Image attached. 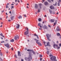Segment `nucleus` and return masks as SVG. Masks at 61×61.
I'll return each instance as SVG.
<instances>
[{
	"label": "nucleus",
	"instance_id": "nucleus-1",
	"mask_svg": "<svg viewBox=\"0 0 61 61\" xmlns=\"http://www.w3.org/2000/svg\"><path fill=\"white\" fill-rule=\"evenodd\" d=\"M50 59L52 61H57V60H56V57L55 56H53L51 57Z\"/></svg>",
	"mask_w": 61,
	"mask_h": 61
},
{
	"label": "nucleus",
	"instance_id": "nucleus-2",
	"mask_svg": "<svg viewBox=\"0 0 61 61\" xmlns=\"http://www.w3.org/2000/svg\"><path fill=\"white\" fill-rule=\"evenodd\" d=\"M46 36L47 40H48L49 41H51V40L49 39V37H51L50 35L48 34H46Z\"/></svg>",
	"mask_w": 61,
	"mask_h": 61
},
{
	"label": "nucleus",
	"instance_id": "nucleus-3",
	"mask_svg": "<svg viewBox=\"0 0 61 61\" xmlns=\"http://www.w3.org/2000/svg\"><path fill=\"white\" fill-rule=\"evenodd\" d=\"M26 28L27 29V31L25 32L24 34L25 35H26V36H27V35H28V33H29V32H28V31H29L28 30V29L27 27Z\"/></svg>",
	"mask_w": 61,
	"mask_h": 61
},
{
	"label": "nucleus",
	"instance_id": "nucleus-4",
	"mask_svg": "<svg viewBox=\"0 0 61 61\" xmlns=\"http://www.w3.org/2000/svg\"><path fill=\"white\" fill-rule=\"evenodd\" d=\"M19 38V36H17V35H16V36H15L14 39L15 40H17Z\"/></svg>",
	"mask_w": 61,
	"mask_h": 61
},
{
	"label": "nucleus",
	"instance_id": "nucleus-5",
	"mask_svg": "<svg viewBox=\"0 0 61 61\" xmlns=\"http://www.w3.org/2000/svg\"><path fill=\"white\" fill-rule=\"evenodd\" d=\"M30 57H28V58H25V60H27V59H30L31 60H32V58L30 56Z\"/></svg>",
	"mask_w": 61,
	"mask_h": 61
},
{
	"label": "nucleus",
	"instance_id": "nucleus-6",
	"mask_svg": "<svg viewBox=\"0 0 61 61\" xmlns=\"http://www.w3.org/2000/svg\"><path fill=\"white\" fill-rule=\"evenodd\" d=\"M4 46H5L7 47L8 48H9V47H10V46H9V44L8 43H7L6 44H5Z\"/></svg>",
	"mask_w": 61,
	"mask_h": 61
},
{
	"label": "nucleus",
	"instance_id": "nucleus-7",
	"mask_svg": "<svg viewBox=\"0 0 61 61\" xmlns=\"http://www.w3.org/2000/svg\"><path fill=\"white\" fill-rule=\"evenodd\" d=\"M44 44L45 45V46H50V45L49 44H50V43H49V42H48L47 43V45H46L45 44V43H46V42H44Z\"/></svg>",
	"mask_w": 61,
	"mask_h": 61
},
{
	"label": "nucleus",
	"instance_id": "nucleus-8",
	"mask_svg": "<svg viewBox=\"0 0 61 61\" xmlns=\"http://www.w3.org/2000/svg\"><path fill=\"white\" fill-rule=\"evenodd\" d=\"M56 31H57V32H58L59 31H60V29H59V28L58 26H57V27L56 29Z\"/></svg>",
	"mask_w": 61,
	"mask_h": 61
},
{
	"label": "nucleus",
	"instance_id": "nucleus-9",
	"mask_svg": "<svg viewBox=\"0 0 61 61\" xmlns=\"http://www.w3.org/2000/svg\"><path fill=\"white\" fill-rule=\"evenodd\" d=\"M55 21V19H51L50 21V22L51 23H53Z\"/></svg>",
	"mask_w": 61,
	"mask_h": 61
},
{
	"label": "nucleus",
	"instance_id": "nucleus-10",
	"mask_svg": "<svg viewBox=\"0 0 61 61\" xmlns=\"http://www.w3.org/2000/svg\"><path fill=\"white\" fill-rule=\"evenodd\" d=\"M43 29H47V27L46 25H45L43 26Z\"/></svg>",
	"mask_w": 61,
	"mask_h": 61
},
{
	"label": "nucleus",
	"instance_id": "nucleus-11",
	"mask_svg": "<svg viewBox=\"0 0 61 61\" xmlns=\"http://www.w3.org/2000/svg\"><path fill=\"white\" fill-rule=\"evenodd\" d=\"M35 8L36 9H37L38 8V5L37 4H35Z\"/></svg>",
	"mask_w": 61,
	"mask_h": 61
},
{
	"label": "nucleus",
	"instance_id": "nucleus-12",
	"mask_svg": "<svg viewBox=\"0 0 61 61\" xmlns=\"http://www.w3.org/2000/svg\"><path fill=\"white\" fill-rule=\"evenodd\" d=\"M17 26H16L17 28H19V27H20V25L19 24H18L17 25Z\"/></svg>",
	"mask_w": 61,
	"mask_h": 61
},
{
	"label": "nucleus",
	"instance_id": "nucleus-13",
	"mask_svg": "<svg viewBox=\"0 0 61 61\" xmlns=\"http://www.w3.org/2000/svg\"><path fill=\"white\" fill-rule=\"evenodd\" d=\"M20 51H18V56H21V54L20 55Z\"/></svg>",
	"mask_w": 61,
	"mask_h": 61
},
{
	"label": "nucleus",
	"instance_id": "nucleus-14",
	"mask_svg": "<svg viewBox=\"0 0 61 61\" xmlns=\"http://www.w3.org/2000/svg\"><path fill=\"white\" fill-rule=\"evenodd\" d=\"M38 26H40V28H42V26L41 25V24L40 23H39L38 24Z\"/></svg>",
	"mask_w": 61,
	"mask_h": 61
},
{
	"label": "nucleus",
	"instance_id": "nucleus-15",
	"mask_svg": "<svg viewBox=\"0 0 61 61\" xmlns=\"http://www.w3.org/2000/svg\"><path fill=\"white\" fill-rule=\"evenodd\" d=\"M53 46V47H54V48H55V46H57H57H58V45L56 44H54Z\"/></svg>",
	"mask_w": 61,
	"mask_h": 61
},
{
	"label": "nucleus",
	"instance_id": "nucleus-16",
	"mask_svg": "<svg viewBox=\"0 0 61 61\" xmlns=\"http://www.w3.org/2000/svg\"><path fill=\"white\" fill-rule=\"evenodd\" d=\"M50 7L51 9H54V7L52 6H51Z\"/></svg>",
	"mask_w": 61,
	"mask_h": 61
},
{
	"label": "nucleus",
	"instance_id": "nucleus-17",
	"mask_svg": "<svg viewBox=\"0 0 61 61\" xmlns=\"http://www.w3.org/2000/svg\"><path fill=\"white\" fill-rule=\"evenodd\" d=\"M49 12L50 14H52V13H53V11L51 10L50 9L49 10Z\"/></svg>",
	"mask_w": 61,
	"mask_h": 61
},
{
	"label": "nucleus",
	"instance_id": "nucleus-18",
	"mask_svg": "<svg viewBox=\"0 0 61 61\" xmlns=\"http://www.w3.org/2000/svg\"><path fill=\"white\" fill-rule=\"evenodd\" d=\"M48 3L46 2H45L44 3V4L45 5H48Z\"/></svg>",
	"mask_w": 61,
	"mask_h": 61
},
{
	"label": "nucleus",
	"instance_id": "nucleus-19",
	"mask_svg": "<svg viewBox=\"0 0 61 61\" xmlns=\"http://www.w3.org/2000/svg\"><path fill=\"white\" fill-rule=\"evenodd\" d=\"M11 19L12 20H13V19H14V16H11L10 17Z\"/></svg>",
	"mask_w": 61,
	"mask_h": 61
},
{
	"label": "nucleus",
	"instance_id": "nucleus-20",
	"mask_svg": "<svg viewBox=\"0 0 61 61\" xmlns=\"http://www.w3.org/2000/svg\"><path fill=\"white\" fill-rule=\"evenodd\" d=\"M11 42H14V39H12L10 40Z\"/></svg>",
	"mask_w": 61,
	"mask_h": 61
},
{
	"label": "nucleus",
	"instance_id": "nucleus-21",
	"mask_svg": "<svg viewBox=\"0 0 61 61\" xmlns=\"http://www.w3.org/2000/svg\"><path fill=\"white\" fill-rule=\"evenodd\" d=\"M32 50H31L30 49H28L27 50V51H28L29 52L30 51H32Z\"/></svg>",
	"mask_w": 61,
	"mask_h": 61
},
{
	"label": "nucleus",
	"instance_id": "nucleus-22",
	"mask_svg": "<svg viewBox=\"0 0 61 61\" xmlns=\"http://www.w3.org/2000/svg\"><path fill=\"white\" fill-rule=\"evenodd\" d=\"M39 45V46H42V45H41V43H40V42H39L38 44Z\"/></svg>",
	"mask_w": 61,
	"mask_h": 61
},
{
	"label": "nucleus",
	"instance_id": "nucleus-23",
	"mask_svg": "<svg viewBox=\"0 0 61 61\" xmlns=\"http://www.w3.org/2000/svg\"><path fill=\"white\" fill-rule=\"evenodd\" d=\"M57 35L58 36H60V33H58L57 34Z\"/></svg>",
	"mask_w": 61,
	"mask_h": 61
},
{
	"label": "nucleus",
	"instance_id": "nucleus-24",
	"mask_svg": "<svg viewBox=\"0 0 61 61\" xmlns=\"http://www.w3.org/2000/svg\"><path fill=\"white\" fill-rule=\"evenodd\" d=\"M36 43H37V44H38L39 42H38V40H37V41H36Z\"/></svg>",
	"mask_w": 61,
	"mask_h": 61
},
{
	"label": "nucleus",
	"instance_id": "nucleus-25",
	"mask_svg": "<svg viewBox=\"0 0 61 61\" xmlns=\"http://www.w3.org/2000/svg\"><path fill=\"white\" fill-rule=\"evenodd\" d=\"M39 21H41V20H42V19H41L40 18L38 19Z\"/></svg>",
	"mask_w": 61,
	"mask_h": 61
},
{
	"label": "nucleus",
	"instance_id": "nucleus-26",
	"mask_svg": "<svg viewBox=\"0 0 61 61\" xmlns=\"http://www.w3.org/2000/svg\"><path fill=\"white\" fill-rule=\"evenodd\" d=\"M31 51H32L33 52V53L34 54H35V53H36V52H35V51H33V50H32Z\"/></svg>",
	"mask_w": 61,
	"mask_h": 61
},
{
	"label": "nucleus",
	"instance_id": "nucleus-27",
	"mask_svg": "<svg viewBox=\"0 0 61 61\" xmlns=\"http://www.w3.org/2000/svg\"><path fill=\"white\" fill-rule=\"evenodd\" d=\"M56 4H57V2H56V1L55 4H53L54 5V6H56Z\"/></svg>",
	"mask_w": 61,
	"mask_h": 61
},
{
	"label": "nucleus",
	"instance_id": "nucleus-28",
	"mask_svg": "<svg viewBox=\"0 0 61 61\" xmlns=\"http://www.w3.org/2000/svg\"><path fill=\"white\" fill-rule=\"evenodd\" d=\"M19 18L20 19V18H22V16H20L19 17Z\"/></svg>",
	"mask_w": 61,
	"mask_h": 61
},
{
	"label": "nucleus",
	"instance_id": "nucleus-29",
	"mask_svg": "<svg viewBox=\"0 0 61 61\" xmlns=\"http://www.w3.org/2000/svg\"><path fill=\"white\" fill-rule=\"evenodd\" d=\"M58 6H59L60 5V3L59 2H58L57 4Z\"/></svg>",
	"mask_w": 61,
	"mask_h": 61
},
{
	"label": "nucleus",
	"instance_id": "nucleus-30",
	"mask_svg": "<svg viewBox=\"0 0 61 61\" xmlns=\"http://www.w3.org/2000/svg\"><path fill=\"white\" fill-rule=\"evenodd\" d=\"M56 22L54 23L53 24V26H54V25H56Z\"/></svg>",
	"mask_w": 61,
	"mask_h": 61
},
{
	"label": "nucleus",
	"instance_id": "nucleus-31",
	"mask_svg": "<svg viewBox=\"0 0 61 61\" xmlns=\"http://www.w3.org/2000/svg\"><path fill=\"white\" fill-rule=\"evenodd\" d=\"M34 36H37V35L36 34H34Z\"/></svg>",
	"mask_w": 61,
	"mask_h": 61
},
{
	"label": "nucleus",
	"instance_id": "nucleus-32",
	"mask_svg": "<svg viewBox=\"0 0 61 61\" xmlns=\"http://www.w3.org/2000/svg\"><path fill=\"white\" fill-rule=\"evenodd\" d=\"M60 47H57V49H60Z\"/></svg>",
	"mask_w": 61,
	"mask_h": 61
},
{
	"label": "nucleus",
	"instance_id": "nucleus-33",
	"mask_svg": "<svg viewBox=\"0 0 61 61\" xmlns=\"http://www.w3.org/2000/svg\"><path fill=\"white\" fill-rule=\"evenodd\" d=\"M59 46L60 47H61V43H60L59 44Z\"/></svg>",
	"mask_w": 61,
	"mask_h": 61
},
{
	"label": "nucleus",
	"instance_id": "nucleus-34",
	"mask_svg": "<svg viewBox=\"0 0 61 61\" xmlns=\"http://www.w3.org/2000/svg\"><path fill=\"white\" fill-rule=\"evenodd\" d=\"M47 52H48L47 53V54L48 55H49V52L48 51H47Z\"/></svg>",
	"mask_w": 61,
	"mask_h": 61
},
{
	"label": "nucleus",
	"instance_id": "nucleus-35",
	"mask_svg": "<svg viewBox=\"0 0 61 61\" xmlns=\"http://www.w3.org/2000/svg\"><path fill=\"white\" fill-rule=\"evenodd\" d=\"M42 5V4H39V5L40 6H41V5Z\"/></svg>",
	"mask_w": 61,
	"mask_h": 61
},
{
	"label": "nucleus",
	"instance_id": "nucleus-36",
	"mask_svg": "<svg viewBox=\"0 0 61 61\" xmlns=\"http://www.w3.org/2000/svg\"><path fill=\"white\" fill-rule=\"evenodd\" d=\"M40 10L39 9L38 10V12H40Z\"/></svg>",
	"mask_w": 61,
	"mask_h": 61
},
{
	"label": "nucleus",
	"instance_id": "nucleus-37",
	"mask_svg": "<svg viewBox=\"0 0 61 61\" xmlns=\"http://www.w3.org/2000/svg\"><path fill=\"white\" fill-rule=\"evenodd\" d=\"M37 39H39V37H38V36L37 35Z\"/></svg>",
	"mask_w": 61,
	"mask_h": 61
},
{
	"label": "nucleus",
	"instance_id": "nucleus-38",
	"mask_svg": "<svg viewBox=\"0 0 61 61\" xmlns=\"http://www.w3.org/2000/svg\"><path fill=\"white\" fill-rule=\"evenodd\" d=\"M48 1V2H49L50 3L51 2V1H50V0H47Z\"/></svg>",
	"mask_w": 61,
	"mask_h": 61
},
{
	"label": "nucleus",
	"instance_id": "nucleus-39",
	"mask_svg": "<svg viewBox=\"0 0 61 61\" xmlns=\"http://www.w3.org/2000/svg\"><path fill=\"white\" fill-rule=\"evenodd\" d=\"M3 54H2V53H0V56H3Z\"/></svg>",
	"mask_w": 61,
	"mask_h": 61
},
{
	"label": "nucleus",
	"instance_id": "nucleus-40",
	"mask_svg": "<svg viewBox=\"0 0 61 61\" xmlns=\"http://www.w3.org/2000/svg\"><path fill=\"white\" fill-rule=\"evenodd\" d=\"M40 57H42V55H40Z\"/></svg>",
	"mask_w": 61,
	"mask_h": 61
},
{
	"label": "nucleus",
	"instance_id": "nucleus-41",
	"mask_svg": "<svg viewBox=\"0 0 61 61\" xmlns=\"http://www.w3.org/2000/svg\"><path fill=\"white\" fill-rule=\"evenodd\" d=\"M1 43H5V41H2L1 42Z\"/></svg>",
	"mask_w": 61,
	"mask_h": 61
},
{
	"label": "nucleus",
	"instance_id": "nucleus-42",
	"mask_svg": "<svg viewBox=\"0 0 61 61\" xmlns=\"http://www.w3.org/2000/svg\"><path fill=\"white\" fill-rule=\"evenodd\" d=\"M24 16H25V17H26V15L25 14L24 15Z\"/></svg>",
	"mask_w": 61,
	"mask_h": 61
},
{
	"label": "nucleus",
	"instance_id": "nucleus-43",
	"mask_svg": "<svg viewBox=\"0 0 61 61\" xmlns=\"http://www.w3.org/2000/svg\"><path fill=\"white\" fill-rule=\"evenodd\" d=\"M49 56H50V57H51V56H52V55L51 54H50L49 55Z\"/></svg>",
	"mask_w": 61,
	"mask_h": 61
},
{
	"label": "nucleus",
	"instance_id": "nucleus-44",
	"mask_svg": "<svg viewBox=\"0 0 61 61\" xmlns=\"http://www.w3.org/2000/svg\"><path fill=\"white\" fill-rule=\"evenodd\" d=\"M2 35H3V34H2V33H1L0 34V35L1 36H2Z\"/></svg>",
	"mask_w": 61,
	"mask_h": 61
},
{
	"label": "nucleus",
	"instance_id": "nucleus-45",
	"mask_svg": "<svg viewBox=\"0 0 61 61\" xmlns=\"http://www.w3.org/2000/svg\"><path fill=\"white\" fill-rule=\"evenodd\" d=\"M15 58H17V57L16 56V55H15Z\"/></svg>",
	"mask_w": 61,
	"mask_h": 61
},
{
	"label": "nucleus",
	"instance_id": "nucleus-46",
	"mask_svg": "<svg viewBox=\"0 0 61 61\" xmlns=\"http://www.w3.org/2000/svg\"><path fill=\"white\" fill-rule=\"evenodd\" d=\"M8 6H6V8H8Z\"/></svg>",
	"mask_w": 61,
	"mask_h": 61
},
{
	"label": "nucleus",
	"instance_id": "nucleus-47",
	"mask_svg": "<svg viewBox=\"0 0 61 61\" xmlns=\"http://www.w3.org/2000/svg\"><path fill=\"white\" fill-rule=\"evenodd\" d=\"M25 50H27V48H25Z\"/></svg>",
	"mask_w": 61,
	"mask_h": 61
},
{
	"label": "nucleus",
	"instance_id": "nucleus-48",
	"mask_svg": "<svg viewBox=\"0 0 61 61\" xmlns=\"http://www.w3.org/2000/svg\"><path fill=\"white\" fill-rule=\"evenodd\" d=\"M48 26L49 27H51V26H50V25H48Z\"/></svg>",
	"mask_w": 61,
	"mask_h": 61
},
{
	"label": "nucleus",
	"instance_id": "nucleus-49",
	"mask_svg": "<svg viewBox=\"0 0 61 61\" xmlns=\"http://www.w3.org/2000/svg\"><path fill=\"white\" fill-rule=\"evenodd\" d=\"M61 0H59V1H58L59 2H61Z\"/></svg>",
	"mask_w": 61,
	"mask_h": 61
},
{
	"label": "nucleus",
	"instance_id": "nucleus-50",
	"mask_svg": "<svg viewBox=\"0 0 61 61\" xmlns=\"http://www.w3.org/2000/svg\"><path fill=\"white\" fill-rule=\"evenodd\" d=\"M8 21L9 22H10V21H11V20H8Z\"/></svg>",
	"mask_w": 61,
	"mask_h": 61
},
{
	"label": "nucleus",
	"instance_id": "nucleus-51",
	"mask_svg": "<svg viewBox=\"0 0 61 61\" xmlns=\"http://www.w3.org/2000/svg\"><path fill=\"white\" fill-rule=\"evenodd\" d=\"M9 5V3H8L7 4V5Z\"/></svg>",
	"mask_w": 61,
	"mask_h": 61
},
{
	"label": "nucleus",
	"instance_id": "nucleus-52",
	"mask_svg": "<svg viewBox=\"0 0 61 61\" xmlns=\"http://www.w3.org/2000/svg\"><path fill=\"white\" fill-rule=\"evenodd\" d=\"M9 13L10 14H11V11H9Z\"/></svg>",
	"mask_w": 61,
	"mask_h": 61
},
{
	"label": "nucleus",
	"instance_id": "nucleus-53",
	"mask_svg": "<svg viewBox=\"0 0 61 61\" xmlns=\"http://www.w3.org/2000/svg\"><path fill=\"white\" fill-rule=\"evenodd\" d=\"M17 2H18V3H19V2H20V1H19V0H17Z\"/></svg>",
	"mask_w": 61,
	"mask_h": 61
},
{
	"label": "nucleus",
	"instance_id": "nucleus-54",
	"mask_svg": "<svg viewBox=\"0 0 61 61\" xmlns=\"http://www.w3.org/2000/svg\"><path fill=\"white\" fill-rule=\"evenodd\" d=\"M34 40H36V41H37V40L36 39H34Z\"/></svg>",
	"mask_w": 61,
	"mask_h": 61
},
{
	"label": "nucleus",
	"instance_id": "nucleus-55",
	"mask_svg": "<svg viewBox=\"0 0 61 61\" xmlns=\"http://www.w3.org/2000/svg\"><path fill=\"white\" fill-rule=\"evenodd\" d=\"M11 50H13V47L12 48Z\"/></svg>",
	"mask_w": 61,
	"mask_h": 61
},
{
	"label": "nucleus",
	"instance_id": "nucleus-56",
	"mask_svg": "<svg viewBox=\"0 0 61 61\" xmlns=\"http://www.w3.org/2000/svg\"><path fill=\"white\" fill-rule=\"evenodd\" d=\"M40 8H41H41H42V7H41V6H40Z\"/></svg>",
	"mask_w": 61,
	"mask_h": 61
},
{
	"label": "nucleus",
	"instance_id": "nucleus-57",
	"mask_svg": "<svg viewBox=\"0 0 61 61\" xmlns=\"http://www.w3.org/2000/svg\"><path fill=\"white\" fill-rule=\"evenodd\" d=\"M42 23H43V24H44V23H45V22L43 21V22H42Z\"/></svg>",
	"mask_w": 61,
	"mask_h": 61
},
{
	"label": "nucleus",
	"instance_id": "nucleus-58",
	"mask_svg": "<svg viewBox=\"0 0 61 61\" xmlns=\"http://www.w3.org/2000/svg\"><path fill=\"white\" fill-rule=\"evenodd\" d=\"M14 6H12L11 7H12V8H14Z\"/></svg>",
	"mask_w": 61,
	"mask_h": 61
},
{
	"label": "nucleus",
	"instance_id": "nucleus-59",
	"mask_svg": "<svg viewBox=\"0 0 61 61\" xmlns=\"http://www.w3.org/2000/svg\"><path fill=\"white\" fill-rule=\"evenodd\" d=\"M53 14H55V12H53Z\"/></svg>",
	"mask_w": 61,
	"mask_h": 61
},
{
	"label": "nucleus",
	"instance_id": "nucleus-60",
	"mask_svg": "<svg viewBox=\"0 0 61 61\" xmlns=\"http://www.w3.org/2000/svg\"><path fill=\"white\" fill-rule=\"evenodd\" d=\"M6 15H8V14H7V13H6Z\"/></svg>",
	"mask_w": 61,
	"mask_h": 61
},
{
	"label": "nucleus",
	"instance_id": "nucleus-61",
	"mask_svg": "<svg viewBox=\"0 0 61 61\" xmlns=\"http://www.w3.org/2000/svg\"><path fill=\"white\" fill-rule=\"evenodd\" d=\"M42 58H40V60H41V61H42Z\"/></svg>",
	"mask_w": 61,
	"mask_h": 61
},
{
	"label": "nucleus",
	"instance_id": "nucleus-62",
	"mask_svg": "<svg viewBox=\"0 0 61 61\" xmlns=\"http://www.w3.org/2000/svg\"><path fill=\"white\" fill-rule=\"evenodd\" d=\"M21 61H24V60H23V59H21Z\"/></svg>",
	"mask_w": 61,
	"mask_h": 61
},
{
	"label": "nucleus",
	"instance_id": "nucleus-63",
	"mask_svg": "<svg viewBox=\"0 0 61 61\" xmlns=\"http://www.w3.org/2000/svg\"><path fill=\"white\" fill-rule=\"evenodd\" d=\"M56 43H58V41H57L56 42Z\"/></svg>",
	"mask_w": 61,
	"mask_h": 61
},
{
	"label": "nucleus",
	"instance_id": "nucleus-64",
	"mask_svg": "<svg viewBox=\"0 0 61 61\" xmlns=\"http://www.w3.org/2000/svg\"><path fill=\"white\" fill-rule=\"evenodd\" d=\"M58 12H57L56 13V15H58Z\"/></svg>",
	"mask_w": 61,
	"mask_h": 61
}]
</instances>
